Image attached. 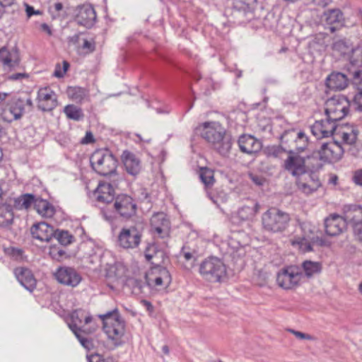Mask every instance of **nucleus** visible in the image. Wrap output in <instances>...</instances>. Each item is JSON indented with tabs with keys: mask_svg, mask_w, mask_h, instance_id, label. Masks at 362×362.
<instances>
[{
	"mask_svg": "<svg viewBox=\"0 0 362 362\" xmlns=\"http://www.w3.org/2000/svg\"><path fill=\"white\" fill-rule=\"evenodd\" d=\"M197 133L210 143L212 148L222 157L229 156L233 144L232 136L216 122H206L196 129Z\"/></svg>",
	"mask_w": 362,
	"mask_h": 362,
	"instance_id": "f257e3e1",
	"label": "nucleus"
},
{
	"mask_svg": "<svg viewBox=\"0 0 362 362\" xmlns=\"http://www.w3.org/2000/svg\"><path fill=\"white\" fill-rule=\"evenodd\" d=\"M332 49L347 61L344 68L346 71L351 76L361 73L362 46L354 47L349 40L340 39L333 42Z\"/></svg>",
	"mask_w": 362,
	"mask_h": 362,
	"instance_id": "f03ea898",
	"label": "nucleus"
},
{
	"mask_svg": "<svg viewBox=\"0 0 362 362\" xmlns=\"http://www.w3.org/2000/svg\"><path fill=\"white\" fill-rule=\"evenodd\" d=\"M98 317L103 322V329L108 338L115 341L116 346H121L122 342L120 339L124 334L125 322L120 316L118 309L115 308L105 314L99 315Z\"/></svg>",
	"mask_w": 362,
	"mask_h": 362,
	"instance_id": "7ed1b4c3",
	"label": "nucleus"
},
{
	"mask_svg": "<svg viewBox=\"0 0 362 362\" xmlns=\"http://www.w3.org/2000/svg\"><path fill=\"white\" fill-rule=\"evenodd\" d=\"M90 163L92 169L100 175L116 174L117 160L107 148L96 149L90 157Z\"/></svg>",
	"mask_w": 362,
	"mask_h": 362,
	"instance_id": "20e7f679",
	"label": "nucleus"
},
{
	"mask_svg": "<svg viewBox=\"0 0 362 362\" xmlns=\"http://www.w3.org/2000/svg\"><path fill=\"white\" fill-rule=\"evenodd\" d=\"M290 216L276 207H271L262 215V225L269 233H281L288 226Z\"/></svg>",
	"mask_w": 362,
	"mask_h": 362,
	"instance_id": "39448f33",
	"label": "nucleus"
},
{
	"mask_svg": "<svg viewBox=\"0 0 362 362\" xmlns=\"http://www.w3.org/2000/svg\"><path fill=\"white\" fill-rule=\"evenodd\" d=\"M199 273L205 280L211 283L221 282L226 279V266L220 258L211 256L202 262Z\"/></svg>",
	"mask_w": 362,
	"mask_h": 362,
	"instance_id": "423d86ee",
	"label": "nucleus"
},
{
	"mask_svg": "<svg viewBox=\"0 0 362 362\" xmlns=\"http://www.w3.org/2000/svg\"><path fill=\"white\" fill-rule=\"evenodd\" d=\"M350 105V101L346 96L335 95L326 101L325 115L330 120L338 122L348 115Z\"/></svg>",
	"mask_w": 362,
	"mask_h": 362,
	"instance_id": "0eeeda50",
	"label": "nucleus"
},
{
	"mask_svg": "<svg viewBox=\"0 0 362 362\" xmlns=\"http://www.w3.org/2000/svg\"><path fill=\"white\" fill-rule=\"evenodd\" d=\"M302 277L300 268L290 265L282 268L276 275L278 286L285 290L293 289L299 286Z\"/></svg>",
	"mask_w": 362,
	"mask_h": 362,
	"instance_id": "6e6552de",
	"label": "nucleus"
},
{
	"mask_svg": "<svg viewBox=\"0 0 362 362\" xmlns=\"http://www.w3.org/2000/svg\"><path fill=\"white\" fill-rule=\"evenodd\" d=\"M112 206L115 213L124 220L132 218L137 213V203L136 200L127 194L117 195L113 202Z\"/></svg>",
	"mask_w": 362,
	"mask_h": 362,
	"instance_id": "1a4fd4ad",
	"label": "nucleus"
},
{
	"mask_svg": "<svg viewBox=\"0 0 362 362\" xmlns=\"http://www.w3.org/2000/svg\"><path fill=\"white\" fill-rule=\"evenodd\" d=\"M25 113L23 98L14 96L2 107L0 117L3 121L11 123L21 119Z\"/></svg>",
	"mask_w": 362,
	"mask_h": 362,
	"instance_id": "9d476101",
	"label": "nucleus"
},
{
	"mask_svg": "<svg viewBox=\"0 0 362 362\" xmlns=\"http://www.w3.org/2000/svg\"><path fill=\"white\" fill-rule=\"evenodd\" d=\"M142 230L136 226L124 227L117 236V244L124 249H135L141 241Z\"/></svg>",
	"mask_w": 362,
	"mask_h": 362,
	"instance_id": "9b49d317",
	"label": "nucleus"
},
{
	"mask_svg": "<svg viewBox=\"0 0 362 362\" xmlns=\"http://www.w3.org/2000/svg\"><path fill=\"white\" fill-rule=\"evenodd\" d=\"M96 19L95 11L90 4H83L77 6L74 21L78 25L90 28L95 23Z\"/></svg>",
	"mask_w": 362,
	"mask_h": 362,
	"instance_id": "f8f14e48",
	"label": "nucleus"
},
{
	"mask_svg": "<svg viewBox=\"0 0 362 362\" xmlns=\"http://www.w3.org/2000/svg\"><path fill=\"white\" fill-rule=\"evenodd\" d=\"M57 281L63 285L76 287L82 280L80 274L73 267H60L54 273Z\"/></svg>",
	"mask_w": 362,
	"mask_h": 362,
	"instance_id": "ddd939ff",
	"label": "nucleus"
},
{
	"mask_svg": "<svg viewBox=\"0 0 362 362\" xmlns=\"http://www.w3.org/2000/svg\"><path fill=\"white\" fill-rule=\"evenodd\" d=\"M323 162L336 163L341 160L344 150L338 141L327 142L322 144L318 150Z\"/></svg>",
	"mask_w": 362,
	"mask_h": 362,
	"instance_id": "4468645a",
	"label": "nucleus"
},
{
	"mask_svg": "<svg viewBox=\"0 0 362 362\" xmlns=\"http://www.w3.org/2000/svg\"><path fill=\"white\" fill-rule=\"evenodd\" d=\"M37 108L43 112H49L57 106V95L49 87L40 88L37 96Z\"/></svg>",
	"mask_w": 362,
	"mask_h": 362,
	"instance_id": "2eb2a0df",
	"label": "nucleus"
},
{
	"mask_svg": "<svg viewBox=\"0 0 362 362\" xmlns=\"http://www.w3.org/2000/svg\"><path fill=\"white\" fill-rule=\"evenodd\" d=\"M151 230L156 233L159 238L168 237L170 231V223L164 213L154 214L150 220Z\"/></svg>",
	"mask_w": 362,
	"mask_h": 362,
	"instance_id": "dca6fc26",
	"label": "nucleus"
},
{
	"mask_svg": "<svg viewBox=\"0 0 362 362\" xmlns=\"http://www.w3.org/2000/svg\"><path fill=\"white\" fill-rule=\"evenodd\" d=\"M284 168L297 179L306 174L303 157L299 154H289L284 161Z\"/></svg>",
	"mask_w": 362,
	"mask_h": 362,
	"instance_id": "f3484780",
	"label": "nucleus"
},
{
	"mask_svg": "<svg viewBox=\"0 0 362 362\" xmlns=\"http://www.w3.org/2000/svg\"><path fill=\"white\" fill-rule=\"evenodd\" d=\"M240 151L247 155H255L259 153L262 148V142L255 136L249 134L240 136L238 140Z\"/></svg>",
	"mask_w": 362,
	"mask_h": 362,
	"instance_id": "a211bd4d",
	"label": "nucleus"
},
{
	"mask_svg": "<svg viewBox=\"0 0 362 362\" xmlns=\"http://www.w3.org/2000/svg\"><path fill=\"white\" fill-rule=\"evenodd\" d=\"M18 281L26 290L33 292L37 286V280L32 271L24 267H16L13 270Z\"/></svg>",
	"mask_w": 362,
	"mask_h": 362,
	"instance_id": "6ab92c4d",
	"label": "nucleus"
},
{
	"mask_svg": "<svg viewBox=\"0 0 362 362\" xmlns=\"http://www.w3.org/2000/svg\"><path fill=\"white\" fill-rule=\"evenodd\" d=\"M325 231L329 236H336L346 228L345 221L342 216L337 214H331L325 219Z\"/></svg>",
	"mask_w": 362,
	"mask_h": 362,
	"instance_id": "aec40b11",
	"label": "nucleus"
},
{
	"mask_svg": "<svg viewBox=\"0 0 362 362\" xmlns=\"http://www.w3.org/2000/svg\"><path fill=\"white\" fill-rule=\"evenodd\" d=\"M32 237L41 242H49L55 234L54 227L45 221L36 223L30 228Z\"/></svg>",
	"mask_w": 362,
	"mask_h": 362,
	"instance_id": "412c9836",
	"label": "nucleus"
},
{
	"mask_svg": "<svg viewBox=\"0 0 362 362\" xmlns=\"http://www.w3.org/2000/svg\"><path fill=\"white\" fill-rule=\"evenodd\" d=\"M346 74L342 72H332L326 79L327 86L333 90H341L345 89L349 82L352 81V76L347 72Z\"/></svg>",
	"mask_w": 362,
	"mask_h": 362,
	"instance_id": "4be33fe9",
	"label": "nucleus"
},
{
	"mask_svg": "<svg viewBox=\"0 0 362 362\" xmlns=\"http://www.w3.org/2000/svg\"><path fill=\"white\" fill-rule=\"evenodd\" d=\"M165 263L160 259H156L152 262L151 272L156 275L154 279V283L156 286H168L171 283L172 278L169 271L166 267L161 266L162 264H165Z\"/></svg>",
	"mask_w": 362,
	"mask_h": 362,
	"instance_id": "5701e85b",
	"label": "nucleus"
},
{
	"mask_svg": "<svg viewBox=\"0 0 362 362\" xmlns=\"http://www.w3.org/2000/svg\"><path fill=\"white\" fill-rule=\"evenodd\" d=\"M343 214L342 216L346 226L349 225L353 228L356 223L362 222V206L361 205H345L343 207Z\"/></svg>",
	"mask_w": 362,
	"mask_h": 362,
	"instance_id": "b1692460",
	"label": "nucleus"
},
{
	"mask_svg": "<svg viewBox=\"0 0 362 362\" xmlns=\"http://www.w3.org/2000/svg\"><path fill=\"white\" fill-rule=\"evenodd\" d=\"M94 194L98 202L107 204L112 203L116 197L112 185L106 182H99L94 191Z\"/></svg>",
	"mask_w": 362,
	"mask_h": 362,
	"instance_id": "393cba45",
	"label": "nucleus"
},
{
	"mask_svg": "<svg viewBox=\"0 0 362 362\" xmlns=\"http://www.w3.org/2000/svg\"><path fill=\"white\" fill-rule=\"evenodd\" d=\"M121 158L128 174L136 176L139 173L141 161L134 153L125 150L123 151Z\"/></svg>",
	"mask_w": 362,
	"mask_h": 362,
	"instance_id": "a878e982",
	"label": "nucleus"
},
{
	"mask_svg": "<svg viewBox=\"0 0 362 362\" xmlns=\"http://www.w3.org/2000/svg\"><path fill=\"white\" fill-rule=\"evenodd\" d=\"M307 177H298L296 180V185L301 191L306 194H310L316 191L321 185L317 175L313 173L308 174Z\"/></svg>",
	"mask_w": 362,
	"mask_h": 362,
	"instance_id": "bb28decb",
	"label": "nucleus"
},
{
	"mask_svg": "<svg viewBox=\"0 0 362 362\" xmlns=\"http://www.w3.org/2000/svg\"><path fill=\"white\" fill-rule=\"evenodd\" d=\"M0 62L10 69L18 66L20 59L16 51H9L6 47L0 49Z\"/></svg>",
	"mask_w": 362,
	"mask_h": 362,
	"instance_id": "cd10ccee",
	"label": "nucleus"
},
{
	"mask_svg": "<svg viewBox=\"0 0 362 362\" xmlns=\"http://www.w3.org/2000/svg\"><path fill=\"white\" fill-rule=\"evenodd\" d=\"M297 134L298 130L296 129H290L285 130L280 136L279 141L286 149V153L288 154L293 153Z\"/></svg>",
	"mask_w": 362,
	"mask_h": 362,
	"instance_id": "c85d7f7f",
	"label": "nucleus"
},
{
	"mask_svg": "<svg viewBox=\"0 0 362 362\" xmlns=\"http://www.w3.org/2000/svg\"><path fill=\"white\" fill-rule=\"evenodd\" d=\"M306 174L314 173L320 169L323 165V160L319 151H313L310 155L303 157Z\"/></svg>",
	"mask_w": 362,
	"mask_h": 362,
	"instance_id": "c756f323",
	"label": "nucleus"
},
{
	"mask_svg": "<svg viewBox=\"0 0 362 362\" xmlns=\"http://www.w3.org/2000/svg\"><path fill=\"white\" fill-rule=\"evenodd\" d=\"M13 210L12 205L0 204V227L9 228L13 223Z\"/></svg>",
	"mask_w": 362,
	"mask_h": 362,
	"instance_id": "7c9ffc66",
	"label": "nucleus"
},
{
	"mask_svg": "<svg viewBox=\"0 0 362 362\" xmlns=\"http://www.w3.org/2000/svg\"><path fill=\"white\" fill-rule=\"evenodd\" d=\"M37 213L44 218H52L56 213L55 207L46 199L38 197L35 202Z\"/></svg>",
	"mask_w": 362,
	"mask_h": 362,
	"instance_id": "2f4dec72",
	"label": "nucleus"
},
{
	"mask_svg": "<svg viewBox=\"0 0 362 362\" xmlns=\"http://www.w3.org/2000/svg\"><path fill=\"white\" fill-rule=\"evenodd\" d=\"M38 197H36L34 194L26 193L21 195L20 197L14 199V206L17 209H28L31 205L35 207V202Z\"/></svg>",
	"mask_w": 362,
	"mask_h": 362,
	"instance_id": "473e14b6",
	"label": "nucleus"
},
{
	"mask_svg": "<svg viewBox=\"0 0 362 362\" xmlns=\"http://www.w3.org/2000/svg\"><path fill=\"white\" fill-rule=\"evenodd\" d=\"M257 5V0H233V8L243 11L245 15L253 13Z\"/></svg>",
	"mask_w": 362,
	"mask_h": 362,
	"instance_id": "72a5a7b5",
	"label": "nucleus"
},
{
	"mask_svg": "<svg viewBox=\"0 0 362 362\" xmlns=\"http://www.w3.org/2000/svg\"><path fill=\"white\" fill-rule=\"evenodd\" d=\"M144 255L147 261H151L154 257H161L160 260H163V262L168 260L166 253L163 250L158 249V246L154 243L148 244L146 246Z\"/></svg>",
	"mask_w": 362,
	"mask_h": 362,
	"instance_id": "f704fd0d",
	"label": "nucleus"
},
{
	"mask_svg": "<svg viewBox=\"0 0 362 362\" xmlns=\"http://www.w3.org/2000/svg\"><path fill=\"white\" fill-rule=\"evenodd\" d=\"M352 83L356 86L358 92L354 98V105L357 111L362 112V71L360 74L352 75Z\"/></svg>",
	"mask_w": 362,
	"mask_h": 362,
	"instance_id": "c9c22d12",
	"label": "nucleus"
},
{
	"mask_svg": "<svg viewBox=\"0 0 362 362\" xmlns=\"http://www.w3.org/2000/svg\"><path fill=\"white\" fill-rule=\"evenodd\" d=\"M259 210V204L252 202L250 206H243L238 211V217L243 221L252 219Z\"/></svg>",
	"mask_w": 362,
	"mask_h": 362,
	"instance_id": "e433bc0d",
	"label": "nucleus"
},
{
	"mask_svg": "<svg viewBox=\"0 0 362 362\" xmlns=\"http://www.w3.org/2000/svg\"><path fill=\"white\" fill-rule=\"evenodd\" d=\"M301 266L305 276L308 278H311L315 274H320L322 269L320 262H313L311 260H305L303 262Z\"/></svg>",
	"mask_w": 362,
	"mask_h": 362,
	"instance_id": "4c0bfd02",
	"label": "nucleus"
},
{
	"mask_svg": "<svg viewBox=\"0 0 362 362\" xmlns=\"http://www.w3.org/2000/svg\"><path fill=\"white\" fill-rule=\"evenodd\" d=\"M199 177L206 189L211 188L215 182L214 173L211 169L207 167L199 168Z\"/></svg>",
	"mask_w": 362,
	"mask_h": 362,
	"instance_id": "58836bf2",
	"label": "nucleus"
},
{
	"mask_svg": "<svg viewBox=\"0 0 362 362\" xmlns=\"http://www.w3.org/2000/svg\"><path fill=\"white\" fill-rule=\"evenodd\" d=\"M64 112L66 117L74 121H81L84 118L82 109L75 105L69 104L64 107Z\"/></svg>",
	"mask_w": 362,
	"mask_h": 362,
	"instance_id": "ea45409f",
	"label": "nucleus"
},
{
	"mask_svg": "<svg viewBox=\"0 0 362 362\" xmlns=\"http://www.w3.org/2000/svg\"><path fill=\"white\" fill-rule=\"evenodd\" d=\"M69 327L74 334L83 347L87 350H90L93 348L94 346L93 340L81 334V333L78 331L79 329H78V325H76L75 324H69Z\"/></svg>",
	"mask_w": 362,
	"mask_h": 362,
	"instance_id": "a19ab883",
	"label": "nucleus"
},
{
	"mask_svg": "<svg viewBox=\"0 0 362 362\" xmlns=\"http://www.w3.org/2000/svg\"><path fill=\"white\" fill-rule=\"evenodd\" d=\"M53 238L64 246H67L75 241L74 236L65 230H55V234L53 235Z\"/></svg>",
	"mask_w": 362,
	"mask_h": 362,
	"instance_id": "79ce46f5",
	"label": "nucleus"
},
{
	"mask_svg": "<svg viewBox=\"0 0 362 362\" xmlns=\"http://www.w3.org/2000/svg\"><path fill=\"white\" fill-rule=\"evenodd\" d=\"M296 139L293 153L299 154L307 148L309 140L307 135L303 131H298Z\"/></svg>",
	"mask_w": 362,
	"mask_h": 362,
	"instance_id": "37998d69",
	"label": "nucleus"
},
{
	"mask_svg": "<svg viewBox=\"0 0 362 362\" xmlns=\"http://www.w3.org/2000/svg\"><path fill=\"white\" fill-rule=\"evenodd\" d=\"M325 21L327 24H333L339 23L342 18V13L338 8L331 9L324 13Z\"/></svg>",
	"mask_w": 362,
	"mask_h": 362,
	"instance_id": "c03bdc74",
	"label": "nucleus"
},
{
	"mask_svg": "<svg viewBox=\"0 0 362 362\" xmlns=\"http://www.w3.org/2000/svg\"><path fill=\"white\" fill-rule=\"evenodd\" d=\"M66 93L70 98L76 101H81L86 95V90L78 86L69 87Z\"/></svg>",
	"mask_w": 362,
	"mask_h": 362,
	"instance_id": "a18cd8bd",
	"label": "nucleus"
},
{
	"mask_svg": "<svg viewBox=\"0 0 362 362\" xmlns=\"http://www.w3.org/2000/svg\"><path fill=\"white\" fill-rule=\"evenodd\" d=\"M293 246H298L300 250L303 252H311L313 250L311 243L308 242L304 237L296 238L292 240Z\"/></svg>",
	"mask_w": 362,
	"mask_h": 362,
	"instance_id": "49530a36",
	"label": "nucleus"
},
{
	"mask_svg": "<svg viewBox=\"0 0 362 362\" xmlns=\"http://www.w3.org/2000/svg\"><path fill=\"white\" fill-rule=\"evenodd\" d=\"M350 132H340V134H335V135L339 136L344 144L353 145L357 141L359 132H353L351 130Z\"/></svg>",
	"mask_w": 362,
	"mask_h": 362,
	"instance_id": "de8ad7c7",
	"label": "nucleus"
},
{
	"mask_svg": "<svg viewBox=\"0 0 362 362\" xmlns=\"http://www.w3.org/2000/svg\"><path fill=\"white\" fill-rule=\"evenodd\" d=\"M284 152H286V149L281 143L279 145L268 146L264 149V153L268 157L276 158Z\"/></svg>",
	"mask_w": 362,
	"mask_h": 362,
	"instance_id": "09e8293b",
	"label": "nucleus"
},
{
	"mask_svg": "<svg viewBox=\"0 0 362 362\" xmlns=\"http://www.w3.org/2000/svg\"><path fill=\"white\" fill-rule=\"evenodd\" d=\"M323 124L320 120L316 121L311 127V132L317 139L327 138L329 132L322 130Z\"/></svg>",
	"mask_w": 362,
	"mask_h": 362,
	"instance_id": "8fccbe9b",
	"label": "nucleus"
},
{
	"mask_svg": "<svg viewBox=\"0 0 362 362\" xmlns=\"http://www.w3.org/2000/svg\"><path fill=\"white\" fill-rule=\"evenodd\" d=\"M49 255L52 259L58 262H60L67 257L66 252L56 245L50 247Z\"/></svg>",
	"mask_w": 362,
	"mask_h": 362,
	"instance_id": "3c124183",
	"label": "nucleus"
},
{
	"mask_svg": "<svg viewBox=\"0 0 362 362\" xmlns=\"http://www.w3.org/2000/svg\"><path fill=\"white\" fill-rule=\"evenodd\" d=\"M320 121L323 124L322 130L329 132V133H327V137H329V136H332L333 134H335L337 122H335L334 120H330L328 118V117H327L326 119H321Z\"/></svg>",
	"mask_w": 362,
	"mask_h": 362,
	"instance_id": "603ef678",
	"label": "nucleus"
},
{
	"mask_svg": "<svg viewBox=\"0 0 362 362\" xmlns=\"http://www.w3.org/2000/svg\"><path fill=\"white\" fill-rule=\"evenodd\" d=\"M359 132L358 129V127L354 124L351 123H342V124H338L337 122V129L335 134H340V132Z\"/></svg>",
	"mask_w": 362,
	"mask_h": 362,
	"instance_id": "864d4df0",
	"label": "nucleus"
},
{
	"mask_svg": "<svg viewBox=\"0 0 362 362\" xmlns=\"http://www.w3.org/2000/svg\"><path fill=\"white\" fill-rule=\"evenodd\" d=\"M81 48L85 50L86 54L93 53L95 50V42L93 40L84 39Z\"/></svg>",
	"mask_w": 362,
	"mask_h": 362,
	"instance_id": "5fc2aeb1",
	"label": "nucleus"
},
{
	"mask_svg": "<svg viewBox=\"0 0 362 362\" xmlns=\"http://www.w3.org/2000/svg\"><path fill=\"white\" fill-rule=\"evenodd\" d=\"M132 288L134 293H143V288L146 286V282L141 279H133L132 281Z\"/></svg>",
	"mask_w": 362,
	"mask_h": 362,
	"instance_id": "6e6d98bb",
	"label": "nucleus"
},
{
	"mask_svg": "<svg viewBox=\"0 0 362 362\" xmlns=\"http://www.w3.org/2000/svg\"><path fill=\"white\" fill-rule=\"evenodd\" d=\"M352 230L355 238L360 243H362V221L359 223H356Z\"/></svg>",
	"mask_w": 362,
	"mask_h": 362,
	"instance_id": "4d7b16f0",
	"label": "nucleus"
},
{
	"mask_svg": "<svg viewBox=\"0 0 362 362\" xmlns=\"http://www.w3.org/2000/svg\"><path fill=\"white\" fill-rule=\"evenodd\" d=\"M83 317V312L74 311L71 315V322L69 324H75L82 322V317Z\"/></svg>",
	"mask_w": 362,
	"mask_h": 362,
	"instance_id": "13d9d810",
	"label": "nucleus"
},
{
	"mask_svg": "<svg viewBox=\"0 0 362 362\" xmlns=\"http://www.w3.org/2000/svg\"><path fill=\"white\" fill-rule=\"evenodd\" d=\"M352 180L356 185L362 187V169H358L354 172Z\"/></svg>",
	"mask_w": 362,
	"mask_h": 362,
	"instance_id": "bf43d9fd",
	"label": "nucleus"
},
{
	"mask_svg": "<svg viewBox=\"0 0 362 362\" xmlns=\"http://www.w3.org/2000/svg\"><path fill=\"white\" fill-rule=\"evenodd\" d=\"M249 177L257 186L263 185L265 181V179L262 176L255 175L252 173H250L249 175Z\"/></svg>",
	"mask_w": 362,
	"mask_h": 362,
	"instance_id": "052dcab7",
	"label": "nucleus"
},
{
	"mask_svg": "<svg viewBox=\"0 0 362 362\" xmlns=\"http://www.w3.org/2000/svg\"><path fill=\"white\" fill-rule=\"evenodd\" d=\"M289 332L293 333L298 339H308V340L313 339V337L310 334H305V333L299 332V331H296L294 329H289Z\"/></svg>",
	"mask_w": 362,
	"mask_h": 362,
	"instance_id": "680f3d73",
	"label": "nucleus"
},
{
	"mask_svg": "<svg viewBox=\"0 0 362 362\" xmlns=\"http://www.w3.org/2000/svg\"><path fill=\"white\" fill-rule=\"evenodd\" d=\"M95 142L93 134L91 132H86L85 136L81 139V143L83 144H89Z\"/></svg>",
	"mask_w": 362,
	"mask_h": 362,
	"instance_id": "e2e57ef3",
	"label": "nucleus"
},
{
	"mask_svg": "<svg viewBox=\"0 0 362 362\" xmlns=\"http://www.w3.org/2000/svg\"><path fill=\"white\" fill-rule=\"evenodd\" d=\"M311 243L313 244H316L319 246H325L326 245V241L324 238L320 237H313L312 238Z\"/></svg>",
	"mask_w": 362,
	"mask_h": 362,
	"instance_id": "0e129e2a",
	"label": "nucleus"
},
{
	"mask_svg": "<svg viewBox=\"0 0 362 362\" xmlns=\"http://www.w3.org/2000/svg\"><path fill=\"white\" fill-rule=\"evenodd\" d=\"M258 278L260 279V281L257 283L259 286H263L267 284V276L266 273L259 272Z\"/></svg>",
	"mask_w": 362,
	"mask_h": 362,
	"instance_id": "69168bd1",
	"label": "nucleus"
},
{
	"mask_svg": "<svg viewBox=\"0 0 362 362\" xmlns=\"http://www.w3.org/2000/svg\"><path fill=\"white\" fill-rule=\"evenodd\" d=\"M25 6H26V8H25L26 14L28 17H30L34 14L40 13V11H35L33 6H29L27 4H25Z\"/></svg>",
	"mask_w": 362,
	"mask_h": 362,
	"instance_id": "338daca9",
	"label": "nucleus"
},
{
	"mask_svg": "<svg viewBox=\"0 0 362 362\" xmlns=\"http://www.w3.org/2000/svg\"><path fill=\"white\" fill-rule=\"evenodd\" d=\"M88 362H107L104 358H102L99 355H91L88 356Z\"/></svg>",
	"mask_w": 362,
	"mask_h": 362,
	"instance_id": "774afa93",
	"label": "nucleus"
}]
</instances>
